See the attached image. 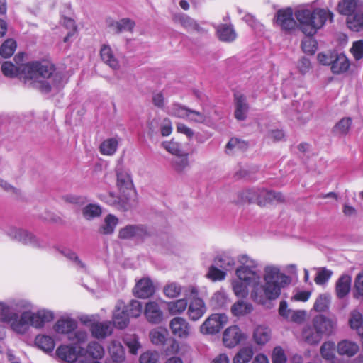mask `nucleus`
<instances>
[{"mask_svg":"<svg viewBox=\"0 0 363 363\" xmlns=\"http://www.w3.org/2000/svg\"><path fill=\"white\" fill-rule=\"evenodd\" d=\"M264 284H259V274L256 269L239 267L236 269V275L239 279L247 284H253L251 291V298L255 302L264 304L267 300H274L279 297L281 288L290 282L288 276L280 272L276 266H267L264 268Z\"/></svg>","mask_w":363,"mask_h":363,"instance_id":"nucleus-1","label":"nucleus"},{"mask_svg":"<svg viewBox=\"0 0 363 363\" xmlns=\"http://www.w3.org/2000/svg\"><path fill=\"white\" fill-rule=\"evenodd\" d=\"M22 74L26 79L33 80L34 86L44 93L60 86L62 80L61 74L55 72L54 65L47 60L26 64L22 68Z\"/></svg>","mask_w":363,"mask_h":363,"instance_id":"nucleus-2","label":"nucleus"},{"mask_svg":"<svg viewBox=\"0 0 363 363\" xmlns=\"http://www.w3.org/2000/svg\"><path fill=\"white\" fill-rule=\"evenodd\" d=\"M294 16L298 23L300 30L308 36H313L321 28L328 18L333 21V14L324 9H309L299 8L296 10Z\"/></svg>","mask_w":363,"mask_h":363,"instance_id":"nucleus-3","label":"nucleus"},{"mask_svg":"<svg viewBox=\"0 0 363 363\" xmlns=\"http://www.w3.org/2000/svg\"><path fill=\"white\" fill-rule=\"evenodd\" d=\"M16 310L21 311L26 310L22 312L19 316V319L16 320L12 324V330L19 334H24L27 332L29 326L35 328H43L42 321L38 318V311L33 313L30 311V303L25 301L20 300L13 303Z\"/></svg>","mask_w":363,"mask_h":363,"instance_id":"nucleus-4","label":"nucleus"},{"mask_svg":"<svg viewBox=\"0 0 363 363\" xmlns=\"http://www.w3.org/2000/svg\"><path fill=\"white\" fill-rule=\"evenodd\" d=\"M5 233L11 240L21 242L23 245H30L36 248L45 246L35 235L23 228L10 226L5 230Z\"/></svg>","mask_w":363,"mask_h":363,"instance_id":"nucleus-5","label":"nucleus"},{"mask_svg":"<svg viewBox=\"0 0 363 363\" xmlns=\"http://www.w3.org/2000/svg\"><path fill=\"white\" fill-rule=\"evenodd\" d=\"M117 186L121 194V200L124 198L125 203L127 206H131L132 201L135 196V191L133 189V184L130 175L128 172L122 169H118Z\"/></svg>","mask_w":363,"mask_h":363,"instance_id":"nucleus-6","label":"nucleus"},{"mask_svg":"<svg viewBox=\"0 0 363 363\" xmlns=\"http://www.w3.org/2000/svg\"><path fill=\"white\" fill-rule=\"evenodd\" d=\"M228 323L225 314L216 313L211 315L200 326L203 334H215L218 333Z\"/></svg>","mask_w":363,"mask_h":363,"instance_id":"nucleus-7","label":"nucleus"},{"mask_svg":"<svg viewBox=\"0 0 363 363\" xmlns=\"http://www.w3.org/2000/svg\"><path fill=\"white\" fill-rule=\"evenodd\" d=\"M149 236V233L143 225H128L118 231V237L122 240H143Z\"/></svg>","mask_w":363,"mask_h":363,"instance_id":"nucleus-8","label":"nucleus"},{"mask_svg":"<svg viewBox=\"0 0 363 363\" xmlns=\"http://www.w3.org/2000/svg\"><path fill=\"white\" fill-rule=\"evenodd\" d=\"M169 326L172 335L179 339H187L192 333L191 325L182 317L173 318Z\"/></svg>","mask_w":363,"mask_h":363,"instance_id":"nucleus-9","label":"nucleus"},{"mask_svg":"<svg viewBox=\"0 0 363 363\" xmlns=\"http://www.w3.org/2000/svg\"><path fill=\"white\" fill-rule=\"evenodd\" d=\"M311 323L323 337V335H330L333 333L337 326V319L318 315L313 318Z\"/></svg>","mask_w":363,"mask_h":363,"instance_id":"nucleus-10","label":"nucleus"},{"mask_svg":"<svg viewBox=\"0 0 363 363\" xmlns=\"http://www.w3.org/2000/svg\"><path fill=\"white\" fill-rule=\"evenodd\" d=\"M293 15V10L291 8L280 9L276 14V23L282 30L291 31L297 26V22Z\"/></svg>","mask_w":363,"mask_h":363,"instance_id":"nucleus-11","label":"nucleus"},{"mask_svg":"<svg viewBox=\"0 0 363 363\" xmlns=\"http://www.w3.org/2000/svg\"><path fill=\"white\" fill-rule=\"evenodd\" d=\"M292 106L296 111L295 117L298 121L304 123L309 120L312 115V102L311 101L303 99L294 101Z\"/></svg>","mask_w":363,"mask_h":363,"instance_id":"nucleus-12","label":"nucleus"},{"mask_svg":"<svg viewBox=\"0 0 363 363\" xmlns=\"http://www.w3.org/2000/svg\"><path fill=\"white\" fill-rule=\"evenodd\" d=\"M125 304L122 301H118L113 313V323L119 329L126 328L129 323V315L125 310Z\"/></svg>","mask_w":363,"mask_h":363,"instance_id":"nucleus-13","label":"nucleus"},{"mask_svg":"<svg viewBox=\"0 0 363 363\" xmlns=\"http://www.w3.org/2000/svg\"><path fill=\"white\" fill-rule=\"evenodd\" d=\"M245 337L240 329L237 325H234L224 331L223 341L226 347L232 348L238 345Z\"/></svg>","mask_w":363,"mask_h":363,"instance_id":"nucleus-14","label":"nucleus"},{"mask_svg":"<svg viewBox=\"0 0 363 363\" xmlns=\"http://www.w3.org/2000/svg\"><path fill=\"white\" fill-rule=\"evenodd\" d=\"M144 315L147 320L151 324H159L163 320V312L159 304L155 301H149L146 303Z\"/></svg>","mask_w":363,"mask_h":363,"instance_id":"nucleus-15","label":"nucleus"},{"mask_svg":"<svg viewBox=\"0 0 363 363\" xmlns=\"http://www.w3.org/2000/svg\"><path fill=\"white\" fill-rule=\"evenodd\" d=\"M206 312L204 301L200 298H191L189 304L187 314L190 320L196 321Z\"/></svg>","mask_w":363,"mask_h":363,"instance_id":"nucleus-16","label":"nucleus"},{"mask_svg":"<svg viewBox=\"0 0 363 363\" xmlns=\"http://www.w3.org/2000/svg\"><path fill=\"white\" fill-rule=\"evenodd\" d=\"M234 102L235 118L238 121L245 120L249 111V104L247 102L246 97L243 94L237 92L234 94Z\"/></svg>","mask_w":363,"mask_h":363,"instance_id":"nucleus-17","label":"nucleus"},{"mask_svg":"<svg viewBox=\"0 0 363 363\" xmlns=\"http://www.w3.org/2000/svg\"><path fill=\"white\" fill-rule=\"evenodd\" d=\"M113 325L111 321L94 323L90 328L91 335L96 339H104L113 333Z\"/></svg>","mask_w":363,"mask_h":363,"instance_id":"nucleus-18","label":"nucleus"},{"mask_svg":"<svg viewBox=\"0 0 363 363\" xmlns=\"http://www.w3.org/2000/svg\"><path fill=\"white\" fill-rule=\"evenodd\" d=\"M172 21L177 24H180L185 29L196 30L198 33H202L204 30L199 26L197 22L185 13H174L172 16Z\"/></svg>","mask_w":363,"mask_h":363,"instance_id":"nucleus-19","label":"nucleus"},{"mask_svg":"<svg viewBox=\"0 0 363 363\" xmlns=\"http://www.w3.org/2000/svg\"><path fill=\"white\" fill-rule=\"evenodd\" d=\"M133 292L140 298H147L155 292V287L150 279H142L135 285Z\"/></svg>","mask_w":363,"mask_h":363,"instance_id":"nucleus-20","label":"nucleus"},{"mask_svg":"<svg viewBox=\"0 0 363 363\" xmlns=\"http://www.w3.org/2000/svg\"><path fill=\"white\" fill-rule=\"evenodd\" d=\"M79 351L72 345H61L56 350V354L61 360L74 363L78 358Z\"/></svg>","mask_w":363,"mask_h":363,"instance_id":"nucleus-21","label":"nucleus"},{"mask_svg":"<svg viewBox=\"0 0 363 363\" xmlns=\"http://www.w3.org/2000/svg\"><path fill=\"white\" fill-rule=\"evenodd\" d=\"M213 264L225 272L230 271L235 266V259L228 252H223L213 259Z\"/></svg>","mask_w":363,"mask_h":363,"instance_id":"nucleus-22","label":"nucleus"},{"mask_svg":"<svg viewBox=\"0 0 363 363\" xmlns=\"http://www.w3.org/2000/svg\"><path fill=\"white\" fill-rule=\"evenodd\" d=\"M359 350L358 344L349 340H343L338 342L337 351L341 356L352 357L354 356Z\"/></svg>","mask_w":363,"mask_h":363,"instance_id":"nucleus-23","label":"nucleus"},{"mask_svg":"<svg viewBox=\"0 0 363 363\" xmlns=\"http://www.w3.org/2000/svg\"><path fill=\"white\" fill-rule=\"evenodd\" d=\"M262 189L252 188L242 190L239 192L240 201L242 203H257L259 206L263 204L261 198Z\"/></svg>","mask_w":363,"mask_h":363,"instance_id":"nucleus-24","label":"nucleus"},{"mask_svg":"<svg viewBox=\"0 0 363 363\" xmlns=\"http://www.w3.org/2000/svg\"><path fill=\"white\" fill-rule=\"evenodd\" d=\"M347 25L354 32L363 30V6L347 16Z\"/></svg>","mask_w":363,"mask_h":363,"instance_id":"nucleus-25","label":"nucleus"},{"mask_svg":"<svg viewBox=\"0 0 363 363\" xmlns=\"http://www.w3.org/2000/svg\"><path fill=\"white\" fill-rule=\"evenodd\" d=\"M363 6L361 0H340L337 4V11L345 16H348L360 7Z\"/></svg>","mask_w":363,"mask_h":363,"instance_id":"nucleus-26","label":"nucleus"},{"mask_svg":"<svg viewBox=\"0 0 363 363\" xmlns=\"http://www.w3.org/2000/svg\"><path fill=\"white\" fill-rule=\"evenodd\" d=\"M135 26V21L128 18H124L118 21H111L108 23V27L116 34L125 31L133 32Z\"/></svg>","mask_w":363,"mask_h":363,"instance_id":"nucleus-27","label":"nucleus"},{"mask_svg":"<svg viewBox=\"0 0 363 363\" xmlns=\"http://www.w3.org/2000/svg\"><path fill=\"white\" fill-rule=\"evenodd\" d=\"M179 138H172L162 143V147L173 155L182 154L186 150V145L179 141Z\"/></svg>","mask_w":363,"mask_h":363,"instance_id":"nucleus-28","label":"nucleus"},{"mask_svg":"<svg viewBox=\"0 0 363 363\" xmlns=\"http://www.w3.org/2000/svg\"><path fill=\"white\" fill-rule=\"evenodd\" d=\"M77 322L72 318H61L55 325V330L58 333L72 335V332L77 328Z\"/></svg>","mask_w":363,"mask_h":363,"instance_id":"nucleus-29","label":"nucleus"},{"mask_svg":"<svg viewBox=\"0 0 363 363\" xmlns=\"http://www.w3.org/2000/svg\"><path fill=\"white\" fill-rule=\"evenodd\" d=\"M350 67V62L344 54L336 55L331 62V71L335 74L345 72Z\"/></svg>","mask_w":363,"mask_h":363,"instance_id":"nucleus-30","label":"nucleus"},{"mask_svg":"<svg viewBox=\"0 0 363 363\" xmlns=\"http://www.w3.org/2000/svg\"><path fill=\"white\" fill-rule=\"evenodd\" d=\"M302 338L309 345H316L320 342L322 337L313 324L311 323L303 328L302 330Z\"/></svg>","mask_w":363,"mask_h":363,"instance_id":"nucleus-31","label":"nucleus"},{"mask_svg":"<svg viewBox=\"0 0 363 363\" xmlns=\"http://www.w3.org/2000/svg\"><path fill=\"white\" fill-rule=\"evenodd\" d=\"M248 147V143L240 138H230L225 145V152L228 155H233L244 151Z\"/></svg>","mask_w":363,"mask_h":363,"instance_id":"nucleus-32","label":"nucleus"},{"mask_svg":"<svg viewBox=\"0 0 363 363\" xmlns=\"http://www.w3.org/2000/svg\"><path fill=\"white\" fill-rule=\"evenodd\" d=\"M352 279L349 275H342L335 286L336 295L339 298L345 297L350 291Z\"/></svg>","mask_w":363,"mask_h":363,"instance_id":"nucleus-33","label":"nucleus"},{"mask_svg":"<svg viewBox=\"0 0 363 363\" xmlns=\"http://www.w3.org/2000/svg\"><path fill=\"white\" fill-rule=\"evenodd\" d=\"M19 319V315L12 312L11 307L6 303L0 301V321L5 323L10 324L12 328V324Z\"/></svg>","mask_w":363,"mask_h":363,"instance_id":"nucleus-34","label":"nucleus"},{"mask_svg":"<svg viewBox=\"0 0 363 363\" xmlns=\"http://www.w3.org/2000/svg\"><path fill=\"white\" fill-rule=\"evenodd\" d=\"M100 55L101 60L112 69H116L119 67L118 61L114 56L113 50L109 45H102L100 50Z\"/></svg>","mask_w":363,"mask_h":363,"instance_id":"nucleus-35","label":"nucleus"},{"mask_svg":"<svg viewBox=\"0 0 363 363\" xmlns=\"http://www.w3.org/2000/svg\"><path fill=\"white\" fill-rule=\"evenodd\" d=\"M118 147V140L116 138H106L99 145V151L104 155H113Z\"/></svg>","mask_w":363,"mask_h":363,"instance_id":"nucleus-36","label":"nucleus"},{"mask_svg":"<svg viewBox=\"0 0 363 363\" xmlns=\"http://www.w3.org/2000/svg\"><path fill=\"white\" fill-rule=\"evenodd\" d=\"M218 38L224 42H232L236 38V33L231 25L220 24L215 26Z\"/></svg>","mask_w":363,"mask_h":363,"instance_id":"nucleus-37","label":"nucleus"},{"mask_svg":"<svg viewBox=\"0 0 363 363\" xmlns=\"http://www.w3.org/2000/svg\"><path fill=\"white\" fill-rule=\"evenodd\" d=\"M187 150L182 154L175 155L172 161V168L178 173L184 172L189 167Z\"/></svg>","mask_w":363,"mask_h":363,"instance_id":"nucleus-38","label":"nucleus"},{"mask_svg":"<svg viewBox=\"0 0 363 363\" xmlns=\"http://www.w3.org/2000/svg\"><path fill=\"white\" fill-rule=\"evenodd\" d=\"M271 338V330L264 325H258L253 332V339L257 345H264Z\"/></svg>","mask_w":363,"mask_h":363,"instance_id":"nucleus-39","label":"nucleus"},{"mask_svg":"<svg viewBox=\"0 0 363 363\" xmlns=\"http://www.w3.org/2000/svg\"><path fill=\"white\" fill-rule=\"evenodd\" d=\"M118 223V218L113 214H108L105 217L104 223L100 226L99 232L103 235H111Z\"/></svg>","mask_w":363,"mask_h":363,"instance_id":"nucleus-40","label":"nucleus"},{"mask_svg":"<svg viewBox=\"0 0 363 363\" xmlns=\"http://www.w3.org/2000/svg\"><path fill=\"white\" fill-rule=\"evenodd\" d=\"M349 323L352 330H355L363 342V318L357 311H353L349 319Z\"/></svg>","mask_w":363,"mask_h":363,"instance_id":"nucleus-41","label":"nucleus"},{"mask_svg":"<svg viewBox=\"0 0 363 363\" xmlns=\"http://www.w3.org/2000/svg\"><path fill=\"white\" fill-rule=\"evenodd\" d=\"M253 310L252 305L245 301H238L231 307V312L235 316H243L250 313Z\"/></svg>","mask_w":363,"mask_h":363,"instance_id":"nucleus-42","label":"nucleus"},{"mask_svg":"<svg viewBox=\"0 0 363 363\" xmlns=\"http://www.w3.org/2000/svg\"><path fill=\"white\" fill-rule=\"evenodd\" d=\"M109 354L116 362H121L125 359V351L122 345L118 341H112L108 347Z\"/></svg>","mask_w":363,"mask_h":363,"instance_id":"nucleus-43","label":"nucleus"},{"mask_svg":"<svg viewBox=\"0 0 363 363\" xmlns=\"http://www.w3.org/2000/svg\"><path fill=\"white\" fill-rule=\"evenodd\" d=\"M35 343L38 348L45 352H52L55 345L54 340L51 337L45 335H38L35 337Z\"/></svg>","mask_w":363,"mask_h":363,"instance_id":"nucleus-44","label":"nucleus"},{"mask_svg":"<svg viewBox=\"0 0 363 363\" xmlns=\"http://www.w3.org/2000/svg\"><path fill=\"white\" fill-rule=\"evenodd\" d=\"M83 217L88 220L98 218L101 215L102 210L99 205L89 203L82 208Z\"/></svg>","mask_w":363,"mask_h":363,"instance_id":"nucleus-45","label":"nucleus"},{"mask_svg":"<svg viewBox=\"0 0 363 363\" xmlns=\"http://www.w3.org/2000/svg\"><path fill=\"white\" fill-rule=\"evenodd\" d=\"M189 109L185 106L175 103L168 107L167 113L174 117L187 119Z\"/></svg>","mask_w":363,"mask_h":363,"instance_id":"nucleus-46","label":"nucleus"},{"mask_svg":"<svg viewBox=\"0 0 363 363\" xmlns=\"http://www.w3.org/2000/svg\"><path fill=\"white\" fill-rule=\"evenodd\" d=\"M335 345L333 342H325L320 347L321 356L330 363H334L335 359Z\"/></svg>","mask_w":363,"mask_h":363,"instance_id":"nucleus-47","label":"nucleus"},{"mask_svg":"<svg viewBox=\"0 0 363 363\" xmlns=\"http://www.w3.org/2000/svg\"><path fill=\"white\" fill-rule=\"evenodd\" d=\"M260 199L263 200V204L262 206H264L273 201H283L284 200L283 195L280 192L264 189H262Z\"/></svg>","mask_w":363,"mask_h":363,"instance_id":"nucleus-48","label":"nucleus"},{"mask_svg":"<svg viewBox=\"0 0 363 363\" xmlns=\"http://www.w3.org/2000/svg\"><path fill=\"white\" fill-rule=\"evenodd\" d=\"M253 354L251 347H244L235 355L233 362V363H247L252 359Z\"/></svg>","mask_w":363,"mask_h":363,"instance_id":"nucleus-49","label":"nucleus"},{"mask_svg":"<svg viewBox=\"0 0 363 363\" xmlns=\"http://www.w3.org/2000/svg\"><path fill=\"white\" fill-rule=\"evenodd\" d=\"M227 296L223 291H217L210 299V306L213 309H219L224 307L227 303Z\"/></svg>","mask_w":363,"mask_h":363,"instance_id":"nucleus-50","label":"nucleus"},{"mask_svg":"<svg viewBox=\"0 0 363 363\" xmlns=\"http://www.w3.org/2000/svg\"><path fill=\"white\" fill-rule=\"evenodd\" d=\"M188 303L184 298L168 303V311L172 315L182 313L187 308Z\"/></svg>","mask_w":363,"mask_h":363,"instance_id":"nucleus-51","label":"nucleus"},{"mask_svg":"<svg viewBox=\"0 0 363 363\" xmlns=\"http://www.w3.org/2000/svg\"><path fill=\"white\" fill-rule=\"evenodd\" d=\"M352 125V118L345 117L342 118L333 128V133L336 135H347L349 133Z\"/></svg>","mask_w":363,"mask_h":363,"instance_id":"nucleus-52","label":"nucleus"},{"mask_svg":"<svg viewBox=\"0 0 363 363\" xmlns=\"http://www.w3.org/2000/svg\"><path fill=\"white\" fill-rule=\"evenodd\" d=\"M330 303V296L328 294H320L313 305V309L318 312L325 311Z\"/></svg>","mask_w":363,"mask_h":363,"instance_id":"nucleus-53","label":"nucleus"},{"mask_svg":"<svg viewBox=\"0 0 363 363\" xmlns=\"http://www.w3.org/2000/svg\"><path fill=\"white\" fill-rule=\"evenodd\" d=\"M247 285H250V284H247L244 281L239 279L238 280L233 281L232 282V286L236 296L240 298L246 297L248 294Z\"/></svg>","mask_w":363,"mask_h":363,"instance_id":"nucleus-54","label":"nucleus"},{"mask_svg":"<svg viewBox=\"0 0 363 363\" xmlns=\"http://www.w3.org/2000/svg\"><path fill=\"white\" fill-rule=\"evenodd\" d=\"M16 48V42L13 39H7L0 48V55L4 58L11 57Z\"/></svg>","mask_w":363,"mask_h":363,"instance_id":"nucleus-55","label":"nucleus"},{"mask_svg":"<svg viewBox=\"0 0 363 363\" xmlns=\"http://www.w3.org/2000/svg\"><path fill=\"white\" fill-rule=\"evenodd\" d=\"M123 341L127 347L129 348L130 352L133 354H136L141 345L139 342L138 337L136 335H126Z\"/></svg>","mask_w":363,"mask_h":363,"instance_id":"nucleus-56","label":"nucleus"},{"mask_svg":"<svg viewBox=\"0 0 363 363\" xmlns=\"http://www.w3.org/2000/svg\"><path fill=\"white\" fill-rule=\"evenodd\" d=\"M166 331H163L159 329H155L150 332V338L151 342L155 345L162 346L164 345L166 340Z\"/></svg>","mask_w":363,"mask_h":363,"instance_id":"nucleus-57","label":"nucleus"},{"mask_svg":"<svg viewBox=\"0 0 363 363\" xmlns=\"http://www.w3.org/2000/svg\"><path fill=\"white\" fill-rule=\"evenodd\" d=\"M87 352L94 359H101L104 355V349L99 342L94 341L88 345Z\"/></svg>","mask_w":363,"mask_h":363,"instance_id":"nucleus-58","label":"nucleus"},{"mask_svg":"<svg viewBox=\"0 0 363 363\" xmlns=\"http://www.w3.org/2000/svg\"><path fill=\"white\" fill-rule=\"evenodd\" d=\"M60 253L72 262L78 269L86 270V265L82 262L75 252L70 250H63L60 251Z\"/></svg>","mask_w":363,"mask_h":363,"instance_id":"nucleus-59","label":"nucleus"},{"mask_svg":"<svg viewBox=\"0 0 363 363\" xmlns=\"http://www.w3.org/2000/svg\"><path fill=\"white\" fill-rule=\"evenodd\" d=\"M226 277V272L214 264L209 267L207 277L213 281L223 280Z\"/></svg>","mask_w":363,"mask_h":363,"instance_id":"nucleus-60","label":"nucleus"},{"mask_svg":"<svg viewBox=\"0 0 363 363\" xmlns=\"http://www.w3.org/2000/svg\"><path fill=\"white\" fill-rule=\"evenodd\" d=\"M142 304L137 300H132L128 306H125V310L130 317L137 318L142 312Z\"/></svg>","mask_w":363,"mask_h":363,"instance_id":"nucleus-61","label":"nucleus"},{"mask_svg":"<svg viewBox=\"0 0 363 363\" xmlns=\"http://www.w3.org/2000/svg\"><path fill=\"white\" fill-rule=\"evenodd\" d=\"M160 354L157 351L147 350L142 353L139 358L140 363H157Z\"/></svg>","mask_w":363,"mask_h":363,"instance_id":"nucleus-62","label":"nucleus"},{"mask_svg":"<svg viewBox=\"0 0 363 363\" xmlns=\"http://www.w3.org/2000/svg\"><path fill=\"white\" fill-rule=\"evenodd\" d=\"M62 25L69 30L67 35L64 38V42L67 43L69 41V39L75 34L77 26L72 18L67 17L63 18Z\"/></svg>","mask_w":363,"mask_h":363,"instance_id":"nucleus-63","label":"nucleus"},{"mask_svg":"<svg viewBox=\"0 0 363 363\" xmlns=\"http://www.w3.org/2000/svg\"><path fill=\"white\" fill-rule=\"evenodd\" d=\"M182 292V287L177 283L168 284L164 288V294L169 298H175Z\"/></svg>","mask_w":363,"mask_h":363,"instance_id":"nucleus-64","label":"nucleus"}]
</instances>
